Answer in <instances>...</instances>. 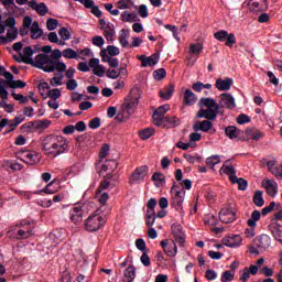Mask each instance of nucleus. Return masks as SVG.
I'll use <instances>...</instances> for the list:
<instances>
[{"label":"nucleus","mask_w":282,"mask_h":282,"mask_svg":"<svg viewBox=\"0 0 282 282\" xmlns=\"http://www.w3.org/2000/svg\"><path fill=\"white\" fill-rule=\"evenodd\" d=\"M235 280V272L232 271H225L221 274L220 281L221 282H230Z\"/></svg>","instance_id":"47"},{"label":"nucleus","mask_w":282,"mask_h":282,"mask_svg":"<svg viewBox=\"0 0 282 282\" xmlns=\"http://www.w3.org/2000/svg\"><path fill=\"white\" fill-rule=\"evenodd\" d=\"M153 77L155 80H163V78H166V69L159 68L153 72Z\"/></svg>","instance_id":"49"},{"label":"nucleus","mask_w":282,"mask_h":282,"mask_svg":"<svg viewBox=\"0 0 282 282\" xmlns=\"http://www.w3.org/2000/svg\"><path fill=\"white\" fill-rule=\"evenodd\" d=\"M200 109L196 113V118H205L207 120L196 121L193 126L194 131H203L207 133L213 129V120H217V116H224V110L217 104V100L208 97H202L198 101Z\"/></svg>","instance_id":"1"},{"label":"nucleus","mask_w":282,"mask_h":282,"mask_svg":"<svg viewBox=\"0 0 282 282\" xmlns=\"http://www.w3.org/2000/svg\"><path fill=\"white\" fill-rule=\"evenodd\" d=\"M55 76H59V77H53V78H51V85H52V87H56V86L63 85V82H62L63 78H64L63 73H56Z\"/></svg>","instance_id":"50"},{"label":"nucleus","mask_w":282,"mask_h":282,"mask_svg":"<svg viewBox=\"0 0 282 282\" xmlns=\"http://www.w3.org/2000/svg\"><path fill=\"white\" fill-rule=\"evenodd\" d=\"M109 186H111V182H109L107 180H102L99 187L97 188V195H100V193H102V191H107V188H109Z\"/></svg>","instance_id":"60"},{"label":"nucleus","mask_w":282,"mask_h":282,"mask_svg":"<svg viewBox=\"0 0 282 282\" xmlns=\"http://www.w3.org/2000/svg\"><path fill=\"white\" fill-rule=\"evenodd\" d=\"M89 129H100V117H95L88 123Z\"/></svg>","instance_id":"62"},{"label":"nucleus","mask_w":282,"mask_h":282,"mask_svg":"<svg viewBox=\"0 0 282 282\" xmlns=\"http://www.w3.org/2000/svg\"><path fill=\"white\" fill-rule=\"evenodd\" d=\"M58 34L63 41H69V39H72V33H69L67 28L59 29Z\"/></svg>","instance_id":"54"},{"label":"nucleus","mask_w":282,"mask_h":282,"mask_svg":"<svg viewBox=\"0 0 282 282\" xmlns=\"http://www.w3.org/2000/svg\"><path fill=\"white\" fill-rule=\"evenodd\" d=\"M138 58L141 63V67H153L160 62V54L154 53L149 57H147V55H139Z\"/></svg>","instance_id":"13"},{"label":"nucleus","mask_w":282,"mask_h":282,"mask_svg":"<svg viewBox=\"0 0 282 282\" xmlns=\"http://www.w3.org/2000/svg\"><path fill=\"white\" fill-rule=\"evenodd\" d=\"M31 65L32 67H36V69H42V72L47 73V67L52 65V57L47 54H39Z\"/></svg>","instance_id":"7"},{"label":"nucleus","mask_w":282,"mask_h":282,"mask_svg":"<svg viewBox=\"0 0 282 282\" xmlns=\"http://www.w3.org/2000/svg\"><path fill=\"white\" fill-rule=\"evenodd\" d=\"M152 135H155V130L153 128H145L139 132L141 140H149Z\"/></svg>","instance_id":"38"},{"label":"nucleus","mask_w":282,"mask_h":282,"mask_svg":"<svg viewBox=\"0 0 282 282\" xmlns=\"http://www.w3.org/2000/svg\"><path fill=\"white\" fill-rule=\"evenodd\" d=\"M107 77L111 78L112 80H116V78H118L120 76V73L118 72V69L115 68H109L107 70Z\"/></svg>","instance_id":"63"},{"label":"nucleus","mask_w":282,"mask_h":282,"mask_svg":"<svg viewBox=\"0 0 282 282\" xmlns=\"http://www.w3.org/2000/svg\"><path fill=\"white\" fill-rule=\"evenodd\" d=\"M253 204L261 208L263 204H265V200L263 199V192L262 191H257L253 195Z\"/></svg>","instance_id":"37"},{"label":"nucleus","mask_w":282,"mask_h":282,"mask_svg":"<svg viewBox=\"0 0 282 282\" xmlns=\"http://www.w3.org/2000/svg\"><path fill=\"white\" fill-rule=\"evenodd\" d=\"M93 45H95V47H102V45H105V39L100 35L94 36Z\"/></svg>","instance_id":"61"},{"label":"nucleus","mask_w":282,"mask_h":282,"mask_svg":"<svg viewBox=\"0 0 282 282\" xmlns=\"http://www.w3.org/2000/svg\"><path fill=\"white\" fill-rule=\"evenodd\" d=\"M171 109V106L169 105H162L159 108L155 109V111L152 115V118L154 120L155 127H162L163 120H164V113Z\"/></svg>","instance_id":"8"},{"label":"nucleus","mask_w":282,"mask_h":282,"mask_svg":"<svg viewBox=\"0 0 282 282\" xmlns=\"http://www.w3.org/2000/svg\"><path fill=\"white\" fill-rule=\"evenodd\" d=\"M183 102L187 107H193V105H195V102H197V95H195V93H193V90L186 89Z\"/></svg>","instance_id":"23"},{"label":"nucleus","mask_w":282,"mask_h":282,"mask_svg":"<svg viewBox=\"0 0 282 282\" xmlns=\"http://www.w3.org/2000/svg\"><path fill=\"white\" fill-rule=\"evenodd\" d=\"M160 246H161V248H163V252H165V254L167 257H175V250L174 251L167 250V248H169V240H162Z\"/></svg>","instance_id":"52"},{"label":"nucleus","mask_w":282,"mask_h":282,"mask_svg":"<svg viewBox=\"0 0 282 282\" xmlns=\"http://www.w3.org/2000/svg\"><path fill=\"white\" fill-rule=\"evenodd\" d=\"M42 151H44L45 155L58 158V155L69 152V144L67 143V139H65V137L51 134L43 139Z\"/></svg>","instance_id":"2"},{"label":"nucleus","mask_w":282,"mask_h":282,"mask_svg":"<svg viewBox=\"0 0 282 282\" xmlns=\"http://www.w3.org/2000/svg\"><path fill=\"white\" fill-rule=\"evenodd\" d=\"M165 180V176L164 174L160 173V172H155L153 175H152V182H155V186L158 188H160V184H162V182H164ZM159 182V183H158Z\"/></svg>","instance_id":"43"},{"label":"nucleus","mask_w":282,"mask_h":282,"mask_svg":"<svg viewBox=\"0 0 282 282\" xmlns=\"http://www.w3.org/2000/svg\"><path fill=\"white\" fill-rule=\"evenodd\" d=\"M18 37H19V29L7 30V39L9 40V43H11V41H17Z\"/></svg>","instance_id":"42"},{"label":"nucleus","mask_w":282,"mask_h":282,"mask_svg":"<svg viewBox=\"0 0 282 282\" xmlns=\"http://www.w3.org/2000/svg\"><path fill=\"white\" fill-rule=\"evenodd\" d=\"M204 221L206 226H217L218 224L217 217H215V215L213 214H208L207 216H205Z\"/></svg>","instance_id":"48"},{"label":"nucleus","mask_w":282,"mask_h":282,"mask_svg":"<svg viewBox=\"0 0 282 282\" xmlns=\"http://www.w3.org/2000/svg\"><path fill=\"white\" fill-rule=\"evenodd\" d=\"M231 184H238L239 191H246L248 188V181L243 177L231 176Z\"/></svg>","instance_id":"30"},{"label":"nucleus","mask_w":282,"mask_h":282,"mask_svg":"<svg viewBox=\"0 0 282 282\" xmlns=\"http://www.w3.org/2000/svg\"><path fill=\"white\" fill-rule=\"evenodd\" d=\"M172 194V208H175L178 213L183 210L184 197H186V191L180 188V185L173 184L171 188Z\"/></svg>","instance_id":"5"},{"label":"nucleus","mask_w":282,"mask_h":282,"mask_svg":"<svg viewBox=\"0 0 282 282\" xmlns=\"http://www.w3.org/2000/svg\"><path fill=\"white\" fill-rule=\"evenodd\" d=\"M220 171H223L225 175H228L230 182H232V177H237V171L235 170V167H232V165L224 164Z\"/></svg>","instance_id":"31"},{"label":"nucleus","mask_w":282,"mask_h":282,"mask_svg":"<svg viewBox=\"0 0 282 282\" xmlns=\"http://www.w3.org/2000/svg\"><path fill=\"white\" fill-rule=\"evenodd\" d=\"M63 56H64V58H77L78 53H76V51H74V48H66L63 51Z\"/></svg>","instance_id":"55"},{"label":"nucleus","mask_w":282,"mask_h":282,"mask_svg":"<svg viewBox=\"0 0 282 282\" xmlns=\"http://www.w3.org/2000/svg\"><path fill=\"white\" fill-rule=\"evenodd\" d=\"M166 122L167 124H170L171 127H178L180 124V119L175 116L171 117V116H165L163 118V123Z\"/></svg>","instance_id":"40"},{"label":"nucleus","mask_w":282,"mask_h":282,"mask_svg":"<svg viewBox=\"0 0 282 282\" xmlns=\"http://www.w3.org/2000/svg\"><path fill=\"white\" fill-rule=\"evenodd\" d=\"M263 186L270 197H274V195H276V183L274 181L268 180L263 183Z\"/></svg>","instance_id":"27"},{"label":"nucleus","mask_w":282,"mask_h":282,"mask_svg":"<svg viewBox=\"0 0 282 282\" xmlns=\"http://www.w3.org/2000/svg\"><path fill=\"white\" fill-rule=\"evenodd\" d=\"M140 259H141V263L145 268H149V265H151V258L149 257V251H144Z\"/></svg>","instance_id":"59"},{"label":"nucleus","mask_w":282,"mask_h":282,"mask_svg":"<svg viewBox=\"0 0 282 282\" xmlns=\"http://www.w3.org/2000/svg\"><path fill=\"white\" fill-rule=\"evenodd\" d=\"M204 46L200 43L189 45V51L192 52V54H202Z\"/></svg>","instance_id":"57"},{"label":"nucleus","mask_w":282,"mask_h":282,"mask_svg":"<svg viewBox=\"0 0 282 282\" xmlns=\"http://www.w3.org/2000/svg\"><path fill=\"white\" fill-rule=\"evenodd\" d=\"M246 133L251 138V140H254L256 142L261 140V138H263V132H261V130H254V129L248 128L246 130Z\"/></svg>","instance_id":"32"},{"label":"nucleus","mask_w":282,"mask_h":282,"mask_svg":"<svg viewBox=\"0 0 282 282\" xmlns=\"http://www.w3.org/2000/svg\"><path fill=\"white\" fill-rule=\"evenodd\" d=\"M124 279H128V282L135 281V267L130 265L123 272Z\"/></svg>","instance_id":"35"},{"label":"nucleus","mask_w":282,"mask_h":282,"mask_svg":"<svg viewBox=\"0 0 282 282\" xmlns=\"http://www.w3.org/2000/svg\"><path fill=\"white\" fill-rule=\"evenodd\" d=\"M7 85L11 88V89H24V87H26L28 84H25V82L18 79H11L7 82Z\"/></svg>","instance_id":"33"},{"label":"nucleus","mask_w":282,"mask_h":282,"mask_svg":"<svg viewBox=\"0 0 282 282\" xmlns=\"http://www.w3.org/2000/svg\"><path fill=\"white\" fill-rule=\"evenodd\" d=\"M237 122L238 124H248V122H250V117L246 113H241L238 116Z\"/></svg>","instance_id":"64"},{"label":"nucleus","mask_w":282,"mask_h":282,"mask_svg":"<svg viewBox=\"0 0 282 282\" xmlns=\"http://www.w3.org/2000/svg\"><path fill=\"white\" fill-rule=\"evenodd\" d=\"M241 236L239 235H232L223 238V245L227 246V248H239L241 246Z\"/></svg>","instance_id":"15"},{"label":"nucleus","mask_w":282,"mask_h":282,"mask_svg":"<svg viewBox=\"0 0 282 282\" xmlns=\"http://www.w3.org/2000/svg\"><path fill=\"white\" fill-rule=\"evenodd\" d=\"M46 96H48V98H52V100H58V98H61V96H62L61 89L54 88L52 90H48L46 93Z\"/></svg>","instance_id":"51"},{"label":"nucleus","mask_w":282,"mask_h":282,"mask_svg":"<svg viewBox=\"0 0 282 282\" xmlns=\"http://www.w3.org/2000/svg\"><path fill=\"white\" fill-rule=\"evenodd\" d=\"M107 53L110 57L119 56L120 55V48H118V46H116V45H108L107 48H106V54Z\"/></svg>","instance_id":"45"},{"label":"nucleus","mask_w":282,"mask_h":282,"mask_svg":"<svg viewBox=\"0 0 282 282\" xmlns=\"http://www.w3.org/2000/svg\"><path fill=\"white\" fill-rule=\"evenodd\" d=\"M35 52H39V48L36 51L32 50V46H26L23 48V63L25 65H34V59L32 56H34Z\"/></svg>","instance_id":"21"},{"label":"nucleus","mask_w":282,"mask_h":282,"mask_svg":"<svg viewBox=\"0 0 282 282\" xmlns=\"http://www.w3.org/2000/svg\"><path fill=\"white\" fill-rule=\"evenodd\" d=\"M219 220L223 223V224H232V221H236L237 220V213H235L231 207H228V208H223L220 212H219Z\"/></svg>","instance_id":"10"},{"label":"nucleus","mask_w":282,"mask_h":282,"mask_svg":"<svg viewBox=\"0 0 282 282\" xmlns=\"http://www.w3.org/2000/svg\"><path fill=\"white\" fill-rule=\"evenodd\" d=\"M41 36L43 41H45V35L43 34L41 26L36 21H34L31 26V39L36 41L37 39H41Z\"/></svg>","instance_id":"22"},{"label":"nucleus","mask_w":282,"mask_h":282,"mask_svg":"<svg viewBox=\"0 0 282 282\" xmlns=\"http://www.w3.org/2000/svg\"><path fill=\"white\" fill-rule=\"evenodd\" d=\"M74 1H78L79 3H82V6H84V8H86L87 10H91V14H94V17H97V19H100V17H102V11H100V8H98V6H95L94 0Z\"/></svg>","instance_id":"14"},{"label":"nucleus","mask_w":282,"mask_h":282,"mask_svg":"<svg viewBox=\"0 0 282 282\" xmlns=\"http://www.w3.org/2000/svg\"><path fill=\"white\" fill-rule=\"evenodd\" d=\"M261 219V212L254 209L251 213V217L247 220V226H249V228H257V221H259Z\"/></svg>","instance_id":"26"},{"label":"nucleus","mask_w":282,"mask_h":282,"mask_svg":"<svg viewBox=\"0 0 282 282\" xmlns=\"http://www.w3.org/2000/svg\"><path fill=\"white\" fill-rule=\"evenodd\" d=\"M131 6H133V0H119L117 2L119 10H131Z\"/></svg>","instance_id":"39"},{"label":"nucleus","mask_w":282,"mask_h":282,"mask_svg":"<svg viewBox=\"0 0 282 282\" xmlns=\"http://www.w3.org/2000/svg\"><path fill=\"white\" fill-rule=\"evenodd\" d=\"M269 230L273 236L274 240L282 243V226L279 225V223L273 221L269 225Z\"/></svg>","instance_id":"17"},{"label":"nucleus","mask_w":282,"mask_h":282,"mask_svg":"<svg viewBox=\"0 0 282 282\" xmlns=\"http://www.w3.org/2000/svg\"><path fill=\"white\" fill-rule=\"evenodd\" d=\"M79 215H84V212H83V206L80 205H75L70 210H69V217H77Z\"/></svg>","instance_id":"46"},{"label":"nucleus","mask_w":282,"mask_h":282,"mask_svg":"<svg viewBox=\"0 0 282 282\" xmlns=\"http://www.w3.org/2000/svg\"><path fill=\"white\" fill-rule=\"evenodd\" d=\"M217 105H219L223 111L224 107H226V109H235V107H237V104L235 102V97H232V95L228 93H223L220 95V101Z\"/></svg>","instance_id":"12"},{"label":"nucleus","mask_w":282,"mask_h":282,"mask_svg":"<svg viewBox=\"0 0 282 282\" xmlns=\"http://www.w3.org/2000/svg\"><path fill=\"white\" fill-rule=\"evenodd\" d=\"M214 39L220 43H225L226 47H232L237 43V37L234 33H228L226 30H220L214 33Z\"/></svg>","instance_id":"6"},{"label":"nucleus","mask_w":282,"mask_h":282,"mask_svg":"<svg viewBox=\"0 0 282 282\" xmlns=\"http://www.w3.org/2000/svg\"><path fill=\"white\" fill-rule=\"evenodd\" d=\"M26 158V163L28 164H36V162H39V154L37 153H28L25 155Z\"/></svg>","instance_id":"58"},{"label":"nucleus","mask_w":282,"mask_h":282,"mask_svg":"<svg viewBox=\"0 0 282 282\" xmlns=\"http://www.w3.org/2000/svg\"><path fill=\"white\" fill-rule=\"evenodd\" d=\"M232 78H225V79H221V78H218L216 80V88L218 89V91H230V88L232 87Z\"/></svg>","instance_id":"19"},{"label":"nucleus","mask_w":282,"mask_h":282,"mask_svg":"<svg viewBox=\"0 0 282 282\" xmlns=\"http://www.w3.org/2000/svg\"><path fill=\"white\" fill-rule=\"evenodd\" d=\"M145 175H149V166L143 165L137 167L130 176V184H138L142 182Z\"/></svg>","instance_id":"9"},{"label":"nucleus","mask_w":282,"mask_h":282,"mask_svg":"<svg viewBox=\"0 0 282 282\" xmlns=\"http://www.w3.org/2000/svg\"><path fill=\"white\" fill-rule=\"evenodd\" d=\"M107 223V219L100 216V212L96 210L95 214L90 215L85 221V228L88 232H96L100 230L102 225Z\"/></svg>","instance_id":"4"},{"label":"nucleus","mask_w":282,"mask_h":282,"mask_svg":"<svg viewBox=\"0 0 282 282\" xmlns=\"http://www.w3.org/2000/svg\"><path fill=\"white\" fill-rule=\"evenodd\" d=\"M98 197V202L99 204H101V206L99 207V209H97V213H102V210H105V205L107 204L108 199H109V194L108 193H100L97 194Z\"/></svg>","instance_id":"34"},{"label":"nucleus","mask_w":282,"mask_h":282,"mask_svg":"<svg viewBox=\"0 0 282 282\" xmlns=\"http://www.w3.org/2000/svg\"><path fill=\"white\" fill-rule=\"evenodd\" d=\"M104 36L107 41H113V36H116V26L108 22L106 29H104Z\"/></svg>","instance_id":"25"},{"label":"nucleus","mask_w":282,"mask_h":282,"mask_svg":"<svg viewBox=\"0 0 282 282\" xmlns=\"http://www.w3.org/2000/svg\"><path fill=\"white\" fill-rule=\"evenodd\" d=\"M174 91H175V86L170 85V86H166L163 90H160L159 96L160 98H163V100H171V98H173Z\"/></svg>","instance_id":"24"},{"label":"nucleus","mask_w":282,"mask_h":282,"mask_svg":"<svg viewBox=\"0 0 282 282\" xmlns=\"http://www.w3.org/2000/svg\"><path fill=\"white\" fill-rule=\"evenodd\" d=\"M135 247L141 251V252H149V249H147V242L142 238H138L135 240Z\"/></svg>","instance_id":"53"},{"label":"nucleus","mask_w":282,"mask_h":282,"mask_svg":"<svg viewBox=\"0 0 282 282\" xmlns=\"http://www.w3.org/2000/svg\"><path fill=\"white\" fill-rule=\"evenodd\" d=\"M139 100L140 90L138 88H132L129 96L126 98V102L121 106L122 111L128 113V116H131L133 111H135V107H138Z\"/></svg>","instance_id":"3"},{"label":"nucleus","mask_w":282,"mask_h":282,"mask_svg":"<svg viewBox=\"0 0 282 282\" xmlns=\"http://www.w3.org/2000/svg\"><path fill=\"white\" fill-rule=\"evenodd\" d=\"M225 133L229 140H235V138H239V133H241V131L235 126H229L225 129Z\"/></svg>","instance_id":"29"},{"label":"nucleus","mask_w":282,"mask_h":282,"mask_svg":"<svg viewBox=\"0 0 282 282\" xmlns=\"http://www.w3.org/2000/svg\"><path fill=\"white\" fill-rule=\"evenodd\" d=\"M37 14H40V17H45V14H47V12H50V8H47V4H45L44 2L39 3V8H37Z\"/></svg>","instance_id":"56"},{"label":"nucleus","mask_w":282,"mask_h":282,"mask_svg":"<svg viewBox=\"0 0 282 282\" xmlns=\"http://www.w3.org/2000/svg\"><path fill=\"white\" fill-rule=\"evenodd\" d=\"M46 28L50 32H54V30H56V28H58V20L48 18L46 20Z\"/></svg>","instance_id":"44"},{"label":"nucleus","mask_w":282,"mask_h":282,"mask_svg":"<svg viewBox=\"0 0 282 282\" xmlns=\"http://www.w3.org/2000/svg\"><path fill=\"white\" fill-rule=\"evenodd\" d=\"M100 56H101L102 63H108L109 67H111L113 69H116V67H118V65H120V61H118V58L110 57L107 54V48H104L100 51Z\"/></svg>","instance_id":"18"},{"label":"nucleus","mask_w":282,"mask_h":282,"mask_svg":"<svg viewBox=\"0 0 282 282\" xmlns=\"http://www.w3.org/2000/svg\"><path fill=\"white\" fill-rule=\"evenodd\" d=\"M135 19H138V14L134 12L129 13V11H123L121 14V21H123V23H133Z\"/></svg>","instance_id":"36"},{"label":"nucleus","mask_w":282,"mask_h":282,"mask_svg":"<svg viewBox=\"0 0 282 282\" xmlns=\"http://www.w3.org/2000/svg\"><path fill=\"white\" fill-rule=\"evenodd\" d=\"M271 243L270 236L262 234L253 239V245L260 252H265Z\"/></svg>","instance_id":"11"},{"label":"nucleus","mask_w":282,"mask_h":282,"mask_svg":"<svg viewBox=\"0 0 282 282\" xmlns=\"http://www.w3.org/2000/svg\"><path fill=\"white\" fill-rule=\"evenodd\" d=\"M22 229H19L15 237L17 239H30L32 237V227L30 226V223L23 220L21 223Z\"/></svg>","instance_id":"16"},{"label":"nucleus","mask_w":282,"mask_h":282,"mask_svg":"<svg viewBox=\"0 0 282 282\" xmlns=\"http://www.w3.org/2000/svg\"><path fill=\"white\" fill-rule=\"evenodd\" d=\"M119 43L121 47H129V30L122 29L120 31Z\"/></svg>","instance_id":"28"},{"label":"nucleus","mask_w":282,"mask_h":282,"mask_svg":"<svg viewBox=\"0 0 282 282\" xmlns=\"http://www.w3.org/2000/svg\"><path fill=\"white\" fill-rule=\"evenodd\" d=\"M219 162H221L219 155H212L206 159L207 166H210L212 169H215L216 164H219Z\"/></svg>","instance_id":"41"},{"label":"nucleus","mask_w":282,"mask_h":282,"mask_svg":"<svg viewBox=\"0 0 282 282\" xmlns=\"http://www.w3.org/2000/svg\"><path fill=\"white\" fill-rule=\"evenodd\" d=\"M67 70V65H65V63L61 62V61H53L52 59V64L46 67V74H52V72H66Z\"/></svg>","instance_id":"20"}]
</instances>
